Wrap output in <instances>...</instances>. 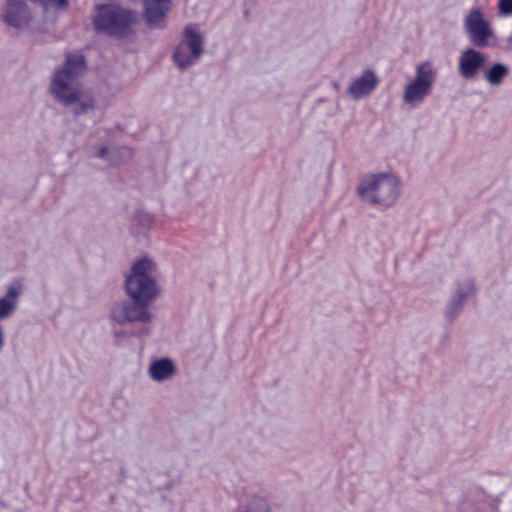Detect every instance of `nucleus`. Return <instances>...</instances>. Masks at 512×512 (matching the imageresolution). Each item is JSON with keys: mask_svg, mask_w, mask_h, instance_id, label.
Returning a JSON list of instances; mask_svg holds the SVG:
<instances>
[{"mask_svg": "<svg viewBox=\"0 0 512 512\" xmlns=\"http://www.w3.org/2000/svg\"><path fill=\"white\" fill-rule=\"evenodd\" d=\"M84 70L82 55H68L63 66L57 69L52 77L50 92L53 98L64 106L74 105L73 113L87 114L95 109V100L91 95L84 94L79 77Z\"/></svg>", "mask_w": 512, "mask_h": 512, "instance_id": "f257e3e1", "label": "nucleus"}, {"mask_svg": "<svg viewBox=\"0 0 512 512\" xmlns=\"http://www.w3.org/2000/svg\"><path fill=\"white\" fill-rule=\"evenodd\" d=\"M140 14L118 4H104L97 8L94 27L97 31L118 39H130L136 34Z\"/></svg>", "mask_w": 512, "mask_h": 512, "instance_id": "f03ea898", "label": "nucleus"}, {"mask_svg": "<svg viewBox=\"0 0 512 512\" xmlns=\"http://www.w3.org/2000/svg\"><path fill=\"white\" fill-rule=\"evenodd\" d=\"M401 181L391 173L372 174L358 186L359 197L372 205L392 207L400 196Z\"/></svg>", "mask_w": 512, "mask_h": 512, "instance_id": "7ed1b4c3", "label": "nucleus"}, {"mask_svg": "<svg viewBox=\"0 0 512 512\" xmlns=\"http://www.w3.org/2000/svg\"><path fill=\"white\" fill-rule=\"evenodd\" d=\"M156 263L143 257L136 261L125 281V289L131 300L151 304L158 296L156 284Z\"/></svg>", "mask_w": 512, "mask_h": 512, "instance_id": "20e7f679", "label": "nucleus"}, {"mask_svg": "<svg viewBox=\"0 0 512 512\" xmlns=\"http://www.w3.org/2000/svg\"><path fill=\"white\" fill-rule=\"evenodd\" d=\"M435 76L436 72L430 62L426 61L417 65L415 77L404 87V103L412 107L420 105L431 93Z\"/></svg>", "mask_w": 512, "mask_h": 512, "instance_id": "39448f33", "label": "nucleus"}, {"mask_svg": "<svg viewBox=\"0 0 512 512\" xmlns=\"http://www.w3.org/2000/svg\"><path fill=\"white\" fill-rule=\"evenodd\" d=\"M463 29L470 42L476 47H487L495 38L491 22L486 19L483 10L478 6L471 8L465 14Z\"/></svg>", "mask_w": 512, "mask_h": 512, "instance_id": "423d86ee", "label": "nucleus"}, {"mask_svg": "<svg viewBox=\"0 0 512 512\" xmlns=\"http://www.w3.org/2000/svg\"><path fill=\"white\" fill-rule=\"evenodd\" d=\"M183 41L175 48L173 60L180 70L198 62L203 54V37L192 26H187L183 32Z\"/></svg>", "mask_w": 512, "mask_h": 512, "instance_id": "0eeeda50", "label": "nucleus"}, {"mask_svg": "<svg viewBox=\"0 0 512 512\" xmlns=\"http://www.w3.org/2000/svg\"><path fill=\"white\" fill-rule=\"evenodd\" d=\"M149 305L142 301H121L116 303L110 313L111 320L118 324L135 323L147 324L152 319Z\"/></svg>", "mask_w": 512, "mask_h": 512, "instance_id": "6e6552de", "label": "nucleus"}, {"mask_svg": "<svg viewBox=\"0 0 512 512\" xmlns=\"http://www.w3.org/2000/svg\"><path fill=\"white\" fill-rule=\"evenodd\" d=\"M488 55L473 47L464 48L457 60L458 74L466 80H474L485 68Z\"/></svg>", "mask_w": 512, "mask_h": 512, "instance_id": "1a4fd4ad", "label": "nucleus"}, {"mask_svg": "<svg viewBox=\"0 0 512 512\" xmlns=\"http://www.w3.org/2000/svg\"><path fill=\"white\" fill-rule=\"evenodd\" d=\"M0 18L7 26L21 29L28 26L32 15L28 6L21 0H7Z\"/></svg>", "mask_w": 512, "mask_h": 512, "instance_id": "9d476101", "label": "nucleus"}, {"mask_svg": "<svg viewBox=\"0 0 512 512\" xmlns=\"http://www.w3.org/2000/svg\"><path fill=\"white\" fill-rule=\"evenodd\" d=\"M378 84L379 78L376 72L372 69H366L349 83L347 94L353 100H360L369 96Z\"/></svg>", "mask_w": 512, "mask_h": 512, "instance_id": "9b49d317", "label": "nucleus"}, {"mask_svg": "<svg viewBox=\"0 0 512 512\" xmlns=\"http://www.w3.org/2000/svg\"><path fill=\"white\" fill-rule=\"evenodd\" d=\"M144 15L150 28L165 27V19L171 9L172 0H143Z\"/></svg>", "mask_w": 512, "mask_h": 512, "instance_id": "f8f14e48", "label": "nucleus"}, {"mask_svg": "<svg viewBox=\"0 0 512 512\" xmlns=\"http://www.w3.org/2000/svg\"><path fill=\"white\" fill-rule=\"evenodd\" d=\"M148 374L152 380L163 382L171 379L176 374V366L168 358L157 359L150 364Z\"/></svg>", "mask_w": 512, "mask_h": 512, "instance_id": "ddd939ff", "label": "nucleus"}, {"mask_svg": "<svg viewBox=\"0 0 512 512\" xmlns=\"http://www.w3.org/2000/svg\"><path fill=\"white\" fill-rule=\"evenodd\" d=\"M21 292L22 285L18 281L8 287L6 295L0 298V320L8 318L15 311Z\"/></svg>", "mask_w": 512, "mask_h": 512, "instance_id": "4468645a", "label": "nucleus"}, {"mask_svg": "<svg viewBox=\"0 0 512 512\" xmlns=\"http://www.w3.org/2000/svg\"><path fill=\"white\" fill-rule=\"evenodd\" d=\"M483 71L484 80L491 86H500L510 74L509 66L500 62L493 63Z\"/></svg>", "mask_w": 512, "mask_h": 512, "instance_id": "2eb2a0df", "label": "nucleus"}, {"mask_svg": "<svg viewBox=\"0 0 512 512\" xmlns=\"http://www.w3.org/2000/svg\"><path fill=\"white\" fill-rule=\"evenodd\" d=\"M234 512H272V506L264 496L255 494Z\"/></svg>", "mask_w": 512, "mask_h": 512, "instance_id": "dca6fc26", "label": "nucleus"}, {"mask_svg": "<svg viewBox=\"0 0 512 512\" xmlns=\"http://www.w3.org/2000/svg\"><path fill=\"white\" fill-rule=\"evenodd\" d=\"M475 292L476 288L474 280L471 278H464L457 282L453 297L466 302L468 298L475 294Z\"/></svg>", "mask_w": 512, "mask_h": 512, "instance_id": "f3484780", "label": "nucleus"}, {"mask_svg": "<svg viewBox=\"0 0 512 512\" xmlns=\"http://www.w3.org/2000/svg\"><path fill=\"white\" fill-rule=\"evenodd\" d=\"M465 302L452 296L450 303L447 306L446 314L449 318H454L461 311Z\"/></svg>", "mask_w": 512, "mask_h": 512, "instance_id": "a211bd4d", "label": "nucleus"}, {"mask_svg": "<svg viewBox=\"0 0 512 512\" xmlns=\"http://www.w3.org/2000/svg\"><path fill=\"white\" fill-rule=\"evenodd\" d=\"M498 10L501 16L512 14V0H499Z\"/></svg>", "mask_w": 512, "mask_h": 512, "instance_id": "6ab92c4d", "label": "nucleus"}, {"mask_svg": "<svg viewBox=\"0 0 512 512\" xmlns=\"http://www.w3.org/2000/svg\"><path fill=\"white\" fill-rule=\"evenodd\" d=\"M107 153H108V149L106 147H101L98 150L96 156L99 157V158H102V159H106Z\"/></svg>", "mask_w": 512, "mask_h": 512, "instance_id": "aec40b11", "label": "nucleus"}, {"mask_svg": "<svg viewBox=\"0 0 512 512\" xmlns=\"http://www.w3.org/2000/svg\"><path fill=\"white\" fill-rule=\"evenodd\" d=\"M148 329L147 328H143L141 329L138 333H136L135 335L137 336H143V335H147L148 334Z\"/></svg>", "mask_w": 512, "mask_h": 512, "instance_id": "412c9836", "label": "nucleus"}, {"mask_svg": "<svg viewBox=\"0 0 512 512\" xmlns=\"http://www.w3.org/2000/svg\"><path fill=\"white\" fill-rule=\"evenodd\" d=\"M145 220L147 221V223H152V217L150 215H145Z\"/></svg>", "mask_w": 512, "mask_h": 512, "instance_id": "4be33fe9", "label": "nucleus"}]
</instances>
